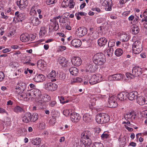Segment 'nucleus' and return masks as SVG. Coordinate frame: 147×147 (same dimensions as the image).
Wrapping results in <instances>:
<instances>
[{"mask_svg":"<svg viewBox=\"0 0 147 147\" xmlns=\"http://www.w3.org/2000/svg\"><path fill=\"white\" fill-rule=\"evenodd\" d=\"M127 97L129 100H133L137 98L138 93L136 91H134L127 94Z\"/></svg>","mask_w":147,"mask_h":147,"instance_id":"obj_21","label":"nucleus"},{"mask_svg":"<svg viewBox=\"0 0 147 147\" xmlns=\"http://www.w3.org/2000/svg\"><path fill=\"white\" fill-rule=\"evenodd\" d=\"M5 75L3 72L2 71L0 72V81H2L4 78Z\"/></svg>","mask_w":147,"mask_h":147,"instance_id":"obj_60","label":"nucleus"},{"mask_svg":"<svg viewBox=\"0 0 147 147\" xmlns=\"http://www.w3.org/2000/svg\"><path fill=\"white\" fill-rule=\"evenodd\" d=\"M73 147H85V146L81 141H79L78 140L76 139L74 142Z\"/></svg>","mask_w":147,"mask_h":147,"instance_id":"obj_33","label":"nucleus"},{"mask_svg":"<svg viewBox=\"0 0 147 147\" xmlns=\"http://www.w3.org/2000/svg\"><path fill=\"white\" fill-rule=\"evenodd\" d=\"M57 85L55 83L48 82L46 83L45 85V88L49 91H54L57 88Z\"/></svg>","mask_w":147,"mask_h":147,"instance_id":"obj_11","label":"nucleus"},{"mask_svg":"<svg viewBox=\"0 0 147 147\" xmlns=\"http://www.w3.org/2000/svg\"><path fill=\"white\" fill-rule=\"evenodd\" d=\"M14 111L16 113H21L24 111L23 108L19 106H16L13 108Z\"/></svg>","mask_w":147,"mask_h":147,"instance_id":"obj_41","label":"nucleus"},{"mask_svg":"<svg viewBox=\"0 0 147 147\" xmlns=\"http://www.w3.org/2000/svg\"><path fill=\"white\" fill-rule=\"evenodd\" d=\"M45 123L44 122L40 123L39 125V127L41 129H43L45 127Z\"/></svg>","mask_w":147,"mask_h":147,"instance_id":"obj_55","label":"nucleus"},{"mask_svg":"<svg viewBox=\"0 0 147 147\" xmlns=\"http://www.w3.org/2000/svg\"><path fill=\"white\" fill-rule=\"evenodd\" d=\"M115 42L113 40H110L108 43V46L109 47H112L114 46Z\"/></svg>","mask_w":147,"mask_h":147,"instance_id":"obj_53","label":"nucleus"},{"mask_svg":"<svg viewBox=\"0 0 147 147\" xmlns=\"http://www.w3.org/2000/svg\"><path fill=\"white\" fill-rule=\"evenodd\" d=\"M107 40L105 37H101L98 40V45L100 46H102L107 43Z\"/></svg>","mask_w":147,"mask_h":147,"instance_id":"obj_32","label":"nucleus"},{"mask_svg":"<svg viewBox=\"0 0 147 147\" xmlns=\"http://www.w3.org/2000/svg\"><path fill=\"white\" fill-rule=\"evenodd\" d=\"M50 22L49 26V29L53 31L57 30L59 27L57 20L55 19H52L50 20Z\"/></svg>","mask_w":147,"mask_h":147,"instance_id":"obj_9","label":"nucleus"},{"mask_svg":"<svg viewBox=\"0 0 147 147\" xmlns=\"http://www.w3.org/2000/svg\"><path fill=\"white\" fill-rule=\"evenodd\" d=\"M15 33L16 31L15 30L11 29L9 32L8 33L7 36L9 37H12L13 36Z\"/></svg>","mask_w":147,"mask_h":147,"instance_id":"obj_51","label":"nucleus"},{"mask_svg":"<svg viewBox=\"0 0 147 147\" xmlns=\"http://www.w3.org/2000/svg\"><path fill=\"white\" fill-rule=\"evenodd\" d=\"M72 45L76 47H80L82 44L81 41L78 39H74L71 42Z\"/></svg>","mask_w":147,"mask_h":147,"instance_id":"obj_29","label":"nucleus"},{"mask_svg":"<svg viewBox=\"0 0 147 147\" xmlns=\"http://www.w3.org/2000/svg\"><path fill=\"white\" fill-rule=\"evenodd\" d=\"M20 40L23 42H26L30 40V35L27 33L23 34L20 36Z\"/></svg>","mask_w":147,"mask_h":147,"instance_id":"obj_27","label":"nucleus"},{"mask_svg":"<svg viewBox=\"0 0 147 147\" xmlns=\"http://www.w3.org/2000/svg\"><path fill=\"white\" fill-rule=\"evenodd\" d=\"M94 63L97 65H101L105 61V56L102 53H98L94 55L93 57Z\"/></svg>","mask_w":147,"mask_h":147,"instance_id":"obj_4","label":"nucleus"},{"mask_svg":"<svg viewBox=\"0 0 147 147\" xmlns=\"http://www.w3.org/2000/svg\"><path fill=\"white\" fill-rule=\"evenodd\" d=\"M109 120V116L106 114L99 113L96 117V121L98 123H106L108 122Z\"/></svg>","mask_w":147,"mask_h":147,"instance_id":"obj_5","label":"nucleus"},{"mask_svg":"<svg viewBox=\"0 0 147 147\" xmlns=\"http://www.w3.org/2000/svg\"><path fill=\"white\" fill-rule=\"evenodd\" d=\"M101 131V129L98 127H96L94 129V131L95 133L96 134L97 133L98 134Z\"/></svg>","mask_w":147,"mask_h":147,"instance_id":"obj_62","label":"nucleus"},{"mask_svg":"<svg viewBox=\"0 0 147 147\" xmlns=\"http://www.w3.org/2000/svg\"><path fill=\"white\" fill-rule=\"evenodd\" d=\"M41 95V92L39 90L33 88L27 90L26 92L23 93L21 96L23 97L24 100L27 101L30 98H39Z\"/></svg>","mask_w":147,"mask_h":147,"instance_id":"obj_1","label":"nucleus"},{"mask_svg":"<svg viewBox=\"0 0 147 147\" xmlns=\"http://www.w3.org/2000/svg\"><path fill=\"white\" fill-rule=\"evenodd\" d=\"M33 80L37 82H42L45 80V76L42 74H37L34 78Z\"/></svg>","mask_w":147,"mask_h":147,"instance_id":"obj_23","label":"nucleus"},{"mask_svg":"<svg viewBox=\"0 0 147 147\" xmlns=\"http://www.w3.org/2000/svg\"><path fill=\"white\" fill-rule=\"evenodd\" d=\"M21 69H19L16 71L15 73V76H17V78H18L20 77L22 75L21 73Z\"/></svg>","mask_w":147,"mask_h":147,"instance_id":"obj_52","label":"nucleus"},{"mask_svg":"<svg viewBox=\"0 0 147 147\" xmlns=\"http://www.w3.org/2000/svg\"><path fill=\"white\" fill-rule=\"evenodd\" d=\"M112 1L111 0H104L102 5L105 6L106 11H111V9Z\"/></svg>","mask_w":147,"mask_h":147,"instance_id":"obj_19","label":"nucleus"},{"mask_svg":"<svg viewBox=\"0 0 147 147\" xmlns=\"http://www.w3.org/2000/svg\"><path fill=\"white\" fill-rule=\"evenodd\" d=\"M144 21L145 22L144 23V27L145 28L147 29V18H143L141 20V22H143Z\"/></svg>","mask_w":147,"mask_h":147,"instance_id":"obj_56","label":"nucleus"},{"mask_svg":"<svg viewBox=\"0 0 147 147\" xmlns=\"http://www.w3.org/2000/svg\"><path fill=\"white\" fill-rule=\"evenodd\" d=\"M65 100V99L64 97L63 96H61L60 98V102L63 104H64L65 102L64 101Z\"/></svg>","mask_w":147,"mask_h":147,"instance_id":"obj_64","label":"nucleus"},{"mask_svg":"<svg viewBox=\"0 0 147 147\" xmlns=\"http://www.w3.org/2000/svg\"><path fill=\"white\" fill-rule=\"evenodd\" d=\"M85 138H87L91 141L95 140L97 139L98 137V135L95 134H92L91 132L88 131H86L83 132L82 134Z\"/></svg>","mask_w":147,"mask_h":147,"instance_id":"obj_8","label":"nucleus"},{"mask_svg":"<svg viewBox=\"0 0 147 147\" xmlns=\"http://www.w3.org/2000/svg\"><path fill=\"white\" fill-rule=\"evenodd\" d=\"M120 38L123 42H126L129 40V36H128L127 34H123L121 35Z\"/></svg>","mask_w":147,"mask_h":147,"instance_id":"obj_43","label":"nucleus"},{"mask_svg":"<svg viewBox=\"0 0 147 147\" xmlns=\"http://www.w3.org/2000/svg\"><path fill=\"white\" fill-rule=\"evenodd\" d=\"M107 55L109 57H111L113 52V48H109L107 51Z\"/></svg>","mask_w":147,"mask_h":147,"instance_id":"obj_50","label":"nucleus"},{"mask_svg":"<svg viewBox=\"0 0 147 147\" xmlns=\"http://www.w3.org/2000/svg\"><path fill=\"white\" fill-rule=\"evenodd\" d=\"M87 33V29L84 27H80L78 28L76 31V34L80 37H82Z\"/></svg>","mask_w":147,"mask_h":147,"instance_id":"obj_13","label":"nucleus"},{"mask_svg":"<svg viewBox=\"0 0 147 147\" xmlns=\"http://www.w3.org/2000/svg\"><path fill=\"white\" fill-rule=\"evenodd\" d=\"M91 115L88 113H86L84 115L83 120L86 123H88L91 121Z\"/></svg>","mask_w":147,"mask_h":147,"instance_id":"obj_35","label":"nucleus"},{"mask_svg":"<svg viewBox=\"0 0 147 147\" xmlns=\"http://www.w3.org/2000/svg\"><path fill=\"white\" fill-rule=\"evenodd\" d=\"M82 79L80 78H77L76 79H74L73 82H72L71 84H73V82H80L82 81Z\"/></svg>","mask_w":147,"mask_h":147,"instance_id":"obj_57","label":"nucleus"},{"mask_svg":"<svg viewBox=\"0 0 147 147\" xmlns=\"http://www.w3.org/2000/svg\"><path fill=\"white\" fill-rule=\"evenodd\" d=\"M80 118L79 114L76 113L70 114L71 119L73 122L76 123L80 120Z\"/></svg>","mask_w":147,"mask_h":147,"instance_id":"obj_22","label":"nucleus"},{"mask_svg":"<svg viewBox=\"0 0 147 147\" xmlns=\"http://www.w3.org/2000/svg\"><path fill=\"white\" fill-rule=\"evenodd\" d=\"M70 112L68 110H65L63 111V114L66 116H67L69 115Z\"/></svg>","mask_w":147,"mask_h":147,"instance_id":"obj_59","label":"nucleus"},{"mask_svg":"<svg viewBox=\"0 0 147 147\" xmlns=\"http://www.w3.org/2000/svg\"><path fill=\"white\" fill-rule=\"evenodd\" d=\"M46 30H45V27L44 26H42L41 27L39 34L41 36H44L45 34Z\"/></svg>","mask_w":147,"mask_h":147,"instance_id":"obj_49","label":"nucleus"},{"mask_svg":"<svg viewBox=\"0 0 147 147\" xmlns=\"http://www.w3.org/2000/svg\"><path fill=\"white\" fill-rule=\"evenodd\" d=\"M123 51L121 48H117L115 52V55L117 57H120L123 54Z\"/></svg>","mask_w":147,"mask_h":147,"instance_id":"obj_39","label":"nucleus"},{"mask_svg":"<svg viewBox=\"0 0 147 147\" xmlns=\"http://www.w3.org/2000/svg\"><path fill=\"white\" fill-rule=\"evenodd\" d=\"M69 71L70 73L73 76H76L78 73V70L75 67H72L69 69Z\"/></svg>","mask_w":147,"mask_h":147,"instance_id":"obj_36","label":"nucleus"},{"mask_svg":"<svg viewBox=\"0 0 147 147\" xmlns=\"http://www.w3.org/2000/svg\"><path fill=\"white\" fill-rule=\"evenodd\" d=\"M38 117V114L36 113H34L32 115L31 114L30 121L31 122H34L36 121Z\"/></svg>","mask_w":147,"mask_h":147,"instance_id":"obj_40","label":"nucleus"},{"mask_svg":"<svg viewBox=\"0 0 147 147\" xmlns=\"http://www.w3.org/2000/svg\"><path fill=\"white\" fill-rule=\"evenodd\" d=\"M144 72V71H142V69L139 67H134L132 70V74L127 73L125 75L126 77L129 79H133L136 77L140 75Z\"/></svg>","mask_w":147,"mask_h":147,"instance_id":"obj_3","label":"nucleus"},{"mask_svg":"<svg viewBox=\"0 0 147 147\" xmlns=\"http://www.w3.org/2000/svg\"><path fill=\"white\" fill-rule=\"evenodd\" d=\"M46 65L45 62L42 60H39L37 62V67L40 69H44Z\"/></svg>","mask_w":147,"mask_h":147,"instance_id":"obj_30","label":"nucleus"},{"mask_svg":"<svg viewBox=\"0 0 147 147\" xmlns=\"http://www.w3.org/2000/svg\"><path fill=\"white\" fill-rule=\"evenodd\" d=\"M37 5H35L31 7L30 10V14L32 16H34L36 13Z\"/></svg>","mask_w":147,"mask_h":147,"instance_id":"obj_38","label":"nucleus"},{"mask_svg":"<svg viewBox=\"0 0 147 147\" xmlns=\"http://www.w3.org/2000/svg\"><path fill=\"white\" fill-rule=\"evenodd\" d=\"M46 3L48 5L52 4L54 3V0H47L46 1Z\"/></svg>","mask_w":147,"mask_h":147,"instance_id":"obj_63","label":"nucleus"},{"mask_svg":"<svg viewBox=\"0 0 147 147\" xmlns=\"http://www.w3.org/2000/svg\"><path fill=\"white\" fill-rule=\"evenodd\" d=\"M98 97L100 98H108V106L109 107L111 108H115L117 107V103L116 101V98L114 96H111L109 94H107L102 96L99 95Z\"/></svg>","mask_w":147,"mask_h":147,"instance_id":"obj_2","label":"nucleus"},{"mask_svg":"<svg viewBox=\"0 0 147 147\" xmlns=\"http://www.w3.org/2000/svg\"><path fill=\"white\" fill-rule=\"evenodd\" d=\"M109 134L108 132H104L101 136L102 139L104 140L109 137Z\"/></svg>","mask_w":147,"mask_h":147,"instance_id":"obj_48","label":"nucleus"},{"mask_svg":"<svg viewBox=\"0 0 147 147\" xmlns=\"http://www.w3.org/2000/svg\"><path fill=\"white\" fill-rule=\"evenodd\" d=\"M25 18V16L24 13H20L18 15V17H15L13 18V21H16V19L18 21L22 22Z\"/></svg>","mask_w":147,"mask_h":147,"instance_id":"obj_34","label":"nucleus"},{"mask_svg":"<svg viewBox=\"0 0 147 147\" xmlns=\"http://www.w3.org/2000/svg\"><path fill=\"white\" fill-rule=\"evenodd\" d=\"M17 4L21 9H25L28 6V0H20L17 1Z\"/></svg>","mask_w":147,"mask_h":147,"instance_id":"obj_14","label":"nucleus"},{"mask_svg":"<svg viewBox=\"0 0 147 147\" xmlns=\"http://www.w3.org/2000/svg\"><path fill=\"white\" fill-rule=\"evenodd\" d=\"M102 76L100 75H93L89 80V83L94 85L100 82L102 80Z\"/></svg>","mask_w":147,"mask_h":147,"instance_id":"obj_10","label":"nucleus"},{"mask_svg":"<svg viewBox=\"0 0 147 147\" xmlns=\"http://www.w3.org/2000/svg\"><path fill=\"white\" fill-rule=\"evenodd\" d=\"M66 75L63 72H60L59 74V78L60 80H66Z\"/></svg>","mask_w":147,"mask_h":147,"instance_id":"obj_46","label":"nucleus"},{"mask_svg":"<svg viewBox=\"0 0 147 147\" xmlns=\"http://www.w3.org/2000/svg\"><path fill=\"white\" fill-rule=\"evenodd\" d=\"M41 142V140L39 138H36L35 139H32L31 140V143L34 145H38Z\"/></svg>","mask_w":147,"mask_h":147,"instance_id":"obj_37","label":"nucleus"},{"mask_svg":"<svg viewBox=\"0 0 147 147\" xmlns=\"http://www.w3.org/2000/svg\"><path fill=\"white\" fill-rule=\"evenodd\" d=\"M127 93L125 92H122L119 94L117 97L118 99L121 101L125 100L127 98Z\"/></svg>","mask_w":147,"mask_h":147,"instance_id":"obj_28","label":"nucleus"},{"mask_svg":"<svg viewBox=\"0 0 147 147\" xmlns=\"http://www.w3.org/2000/svg\"><path fill=\"white\" fill-rule=\"evenodd\" d=\"M56 76V72L54 70L52 71L49 74L48 76L49 78H54Z\"/></svg>","mask_w":147,"mask_h":147,"instance_id":"obj_47","label":"nucleus"},{"mask_svg":"<svg viewBox=\"0 0 147 147\" xmlns=\"http://www.w3.org/2000/svg\"><path fill=\"white\" fill-rule=\"evenodd\" d=\"M89 34L90 39L91 40L96 39L98 37V34L96 31H91Z\"/></svg>","mask_w":147,"mask_h":147,"instance_id":"obj_31","label":"nucleus"},{"mask_svg":"<svg viewBox=\"0 0 147 147\" xmlns=\"http://www.w3.org/2000/svg\"><path fill=\"white\" fill-rule=\"evenodd\" d=\"M1 18L5 20L8 19L9 17L8 14L3 11L1 12Z\"/></svg>","mask_w":147,"mask_h":147,"instance_id":"obj_45","label":"nucleus"},{"mask_svg":"<svg viewBox=\"0 0 147 147\" xmlns=\"http://www.w3.org/2000/svg\"><path fill=\"white\" fill-rule=\"evenodd\" d=\"M96 99L95 98H93L92 99L90 100V105L93 106L94 105L95 103Z\"/></svg>","mask_w":147,"mask_h":147,"instance_id":"obj_61","label":"nucleus"},{"mask_svg":"<svg viewBox=\"0 0 147 147\" xmlns=\"http://www.w3.org/2000/svg\"><path fill=\"white\" fill-rule=\"evenodd\" d=\"M58 62L62 67H67L68 62L65 57L62 56L59 57L58 59Z\"/></svg>","mask_w":147,"mask_h":147,"instance_id":"obj_17","label":"nucleus"},{"mask_svg":"<svg viewBox=\"0 0 147 147\" xmlns=\"http://www.w3.org/2000/svg\"><path fill=\"white\" fill-rule=\"evenodd\" d=\"M102 144L99 142H95L93 146L92 147H103Z\"/></svg>","mask_w":147,"mask_h":147,"instance_id":"obj_54","label":"nucleus"},{"mask_svg":"<svg viewBox=\"0 0 147 147\" xmlns=\"http://www.w3.org/2000/svg\"><path fill=\"white\" fill-rule=\"evenodd\" d=\"M81 141L85 147H90V146L91 144L92 141L87 138H85L83 135H82Z\"/></svg>","mask_w":147,"mask_h":147,"instance_id":"obj_18","label":"nucleus"},{"mask_svg":"<svg viewBox=\"0 0 147 147\" xmlns=\"http://www.w3.org/2000/svg\"><path fill=\"white\" fill-rule=\"evenodd\" d=\"M26 87V84L23 82L20 83L16 86V91L19 94H20V96L22 99H23V98L21 95H22L23 93L27 92V91L25 90Z\"/></svg>","mask_w":147,"mask_h":147,"instance_id":"obj_7","label":"nucleus"},{"mask_svg":"<svg viewBox=\"0 0 147 147\" xmlns=\"http://www.w3.org/2000/svg\"><path fill=\"white\" fill-rule=\"evenodd\" d=\"M75 3L72 0L69 1V3L68 4V6L69 8H73L74 6Z\"/></svg>","mask_w":147,"mask_h":147,"instance_id":"obj_58","label":"nucleus"},{"mask_svg":"<svg viewBox=\"0 0 147 147\" xmlns=\"http://www.w3.org/2000/svg\"><path fill=\"white\" fill-rule=\"evenodd\" d=\"M31 113L27 112L22 115V120L23 122L25 123H28L30 121Z\"/></svg>","mask_w":147,"mask_h":147,"instance_id":"obj_20","label":"nucleus"},{"mask_svg":"<svg viewBox=\"0 0 147 147\" xmlns=\"http://www.w3.org/2000/svg\"><path fill=\"white\" fill-rule=\"evenodd\" d=\"M51 100L50 96L48 94H43L41 100H39V103L44 105L46 102L49 101Z\"/></svg>","mask_w":147,"mask_h":147,"instance_id":"obj_24","label":"nucleus"},{"mask_svg":"<svg viewBox=\"0 0 147 147\" xmlns=\"http://www.w3.org/2000/svg\"><path fill=\"white\" fill-rule=\"evenodd\" d=\"M71 63L75 66H79L81 65L82 61L79 57L75 56L72 58Z\"/></svg>","mask_w":147,"mask_h":147,"instance_id":"obj_15","label":"nucleus"},{"mask_svg":"<svg viewBox=\"0 0 147 147\" xmlns=\"http://www.w3.org/2000/svg\"><path fill=\"white\" fill-rule=\"evenodd\" d=\"M139 31V28L137 26H134L131 29V32L132 34H137Z\"/></svg>","mask_w":147,"mask_h":147,"instance_id":"obj_42","label":"nucleus"},{"mask_svg":"<svg viewBox=\"0 0 147 147\" xmlns=\"http://www.w3.org/2000/svg\"><path fill=\"white\" fill-rule=\"evenodd\" d=\"M30 21L34 26H37L40 23L38 18L35 17H31L30 18Z\"/></svg>","mask_w":147,"mask_h":147,"instance_id":"obj_26","label":"nucleus"},{"mask_svg":"<svg viewBox=\"0 0 147 147\" xmlns=\"http://www.w3.org/2000/svg\"><path fill=\"white\" fill-rule=\"evenodd\" d=\"M142 50V45L140 42L138 40L136 41L132 45L133 52L135 54L140 53Z\"/></svg>","mask_w":147,"mask_h":147,"instance_id":"obj_6","label":"nucleus"},{"mask_svg":"<svg viewBox=\"0 0 147 147\" xmlns=\"http://www.w3.org/2000/svg\"><path fill=\"white\" fill-rule=\"evenodd\" d=\"M124 75L121 74H116L111 75L109 77V80H122Z\"/></svg>","mask_w":147,"mask_h":147,"instance_id":"obj_12","label":"nucleus"},{"mask_svg":"<svg viewBox=\"0 0 147 147\" xmlns=\"http://www.w3.org/2000/svg\"><path fill=\"white\" fill-rule=\"evenodd\" d=\"M137 101L140 105H143L147 104V100L144 97L142 96H137Z\"/></svg>","mask_w":147,"mask_h":147,"instance_id":"obj_25","label":"nucleus"},{"mask_svg":"<svg viewBox=\"0 0 147 147\" xmlns=\"http://www.w3.org/2000/svg\"><path fill=\"white\" fill-rule=\"evenodd\" d=\"M136 116V115L134 112H129L124 115V118L125 119L129 120L130 121L132 122Z\"/></svg>","mask_w":147,"mask_h":147,"instance_id":"obj_16","label":"nucleus"},{"mask_svg":"<svg viewBox=\"0 0 147 147\" xmlns=\"http://www.w3.org/2000/svg\"><path fill=\"white\" fill-rule=\"evenodd\" d=\"M87 69L91 72H94L96 71V68L95 66L91 64H89L87 67Z\"/></svg>","mask_w":147,"mask_h":147,"instance_id":"obj_44","label":"nucleus"}]
</instances>
